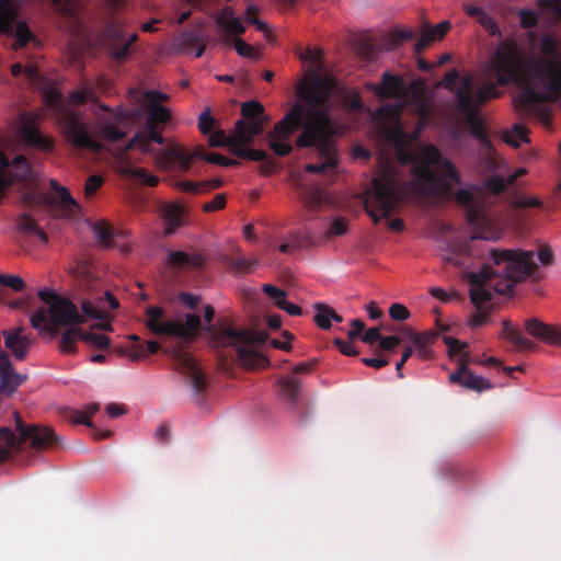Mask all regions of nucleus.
<instances>
[{"label":"nucleus","mask_w":561,"mask_h":561,"mask_svg":"<svg viewBox=\"0 0 561 561\" xmlns=\"http://www.w3.org/2000/svg\"><path fill=\"white\" fill-rule=\"evenodd\" d=\"M82 329L72 327L65 330L59 339V351L62 354L77 353V342L81 341Z\"/></svg>","instance_id":"nucleus-33"},{"label":"nucleus","mask_w":561,"mask_h":561,"mask_svg":"<svg viewBox=\"0 0 561 561\" xmlns=\"http://www.w3.org/2000/svg\"><path fill=\"white\" fill-rule=\"evenodd\" d=\"M0 285L7 286L16 293L23 291L25 288L23 278L12 274L0 273Z\"/></svg>","instance_id":"nucleus-53"},{"label":"nucleus","mask_w":561,"mask_h":561,"mask_svg":"<svg viewBox=\"0 0 561 561\" xmlns=\"http://www.w3.org/2000/svg\"><path fill=\"white\" fill-rule=\"evenodd\" d=\"M368 88L381 99H401L407 94V90H409L417 102L421 101L420 94L422 92V88L417 82L413 81L407 88L405 82L401 77L393 76L388 71L382 75L380 83H371Z\"/></svg>","instance_id":"nucleus-14"},{"label":"nucleus","mask_w":561,"mask_h":561,"mask_svg":"<svg viewBox=\"0 0 561 561\" xmlns=\"http://www.w3.org/2000/svg\"><path fill=\"white\" fill-rule=\"evenodd\" d=\"M316 314L313 320L316 324L322 330H329L331 328V317L328 314V310H330V306L321 302L314 304Z\"/></svg>","instance_id":"nucleus-48"},{"label":"nucleus","mask_w":561,"mask_h":561,"mask_svg":"<svg viewBox=\"0 0 561 561\" xmlns=\"http://www.w3.org/2000/svg\"><path fill=\"white\" fill-rule=\"evenodd\" d=\"M11 73L14 77H19L21 75H24L26 78H28L31 80H35L39 76V68L33 61L28 62L25 66L20 64V62H16V64L12 65Z\"/></svg>","instance_id":"nucleus-46"},{"label":"nucleus","mask_w":561,"mask_h":561,"mask_svg":"<svg viewBox=\"0 0 561 561\" xmlns=\"http://www.w3.org/2000/svg\"><path fill=\"white\" fill-rule=\"evenodd\" d=\"M93 232L99 243L102 244L104 248L110 249L113 247L112 238L114 234V229L105 221H96L93 226Z\"/></svg>","instance_id":"nucleus-41"},{"label":"nucleus","mask_w":561,"mask_h":561,"mask_svg":"<svg viewBox=\"0 0 561 561\" xmlns=\"http://www.w3.org/2000/svg\"><path fill=\"white\" fill-rule=\"evenodd\" d=\"M542 56L527 58L514 38L502 41L486 66L488 75L495 82L474 90L473 78H461L456 91V108L470 129V134L481 146L491 151L492 141L485 130L479 107L502 92L496 87L510 83L519 87L514 98L515 108L529 113L543 102L557 101L561 96V39L545 35L540 42Z\"/></svg>","instance_id":"nucleus-1"},{"label":"nucleus","mask_w":561,"mask_h":561,"mask_svg":"<svg viewBox=\"0 0 561 561\" xmlns=\"http://www.w3.org/2000/svg\"><path fill=\"white\" fill-rule=\"evenodd\" d=\"M25 376H22L14 370L9 374L7 382L0 381V391L10 396L14 390L24 382Z\"/></svg>","instance_id":"nucleus-50"},{"label":"nucleus","mask_w":561,"mask_h":561,"mask_svg":"<svg viewBox=\"0 0 561 561\" xmlns=\"http://www.w3.org/2000/svg\"><path fill=\"white\" fill-rule=\"evenodd\" d=\"M215 309L210 305L204 307V320L208 323L205 331L216 347L232 346L236 348L238 359L247 368H260L268 365V358L256 351L264 344L268 334L265 331L249 329H234L225 323L211 324Z\"/></svg>","instance_id":"nucleus-5"},{"label":"nucleus","mask_w":561,"mask_h":561,"mask_svg":"<svg viewBox=\"0 0 561 561\" xmlns=\"http://www.w3.org/2000/svg\"><path fill=\"white\" fill-rule=\"evenodd\" d=\"M107 304L111 309L118 308V300L110 291L104 293L103 298H99L98 301L93 302L90 300L81 301V310L87 318L102 320V322L95 323L93 328L101 330H111V324L106 322L107 314L104 310V304Z\"/></svg>","instance_id":"nucleus-17"},{"label":"nucleus","mask_w":561,"mask_h":561,"mask_svg":"<svg viewBox=\"0 0 561 561\" xmlns=\"http://www.w3.org/2000/svg\"><path fill=\"white\" fill-rule=\"evenodd\" d=\"M208 144L210 147L229 146L233 148V151L239 145L236 133L231 136H227L222 129H216L208 134Z\"/></svg>","instance_id":"nucleus-39"},{"label":"nucleus","mask_w":561,"mask_h":561,"mask_svg":"<svg viewBox=\"0 0 561 561\" xmlns=\"http://www.w3.org/2000/svg\"><path fill=\"white\" fill-rule=\"evenodd\" d=\"M525 330L534 337L550 345L561 347V327L548 325L533 318L525 322Z\"/></svg>","instance_id":"nucleus-21"},{"label":"nucleus","mask_w":561,"mask_h":561,"mask_svg":"<svg viewBox=\"0 0 561 561\" xmlns=\"http://www.w3.org/2000/svg\"><path fill=\"white\" fill-rule=\"evenodd\" d=\"M81 341L98 350H106L111 345V339L105 334L82 330Z\"/></svg>","instance_id":"nucleus-43"},{"label":"nucleus","mask_w":561,"mask_h":561,"mask_svg":"<svg viewBox=\"0 0 561 561\" xmlns=\"http://www.w3.org/2000/svg\"><path fill=\"white\" fill-rule=\"evenodd\" d=\"M470 243L463 241L451 247L449 253L444 256V261L454 266H465L467 264V257L470 255Z\"/></svg>","instance_id":"nucleus-34"},{"label":"nucleus","mask_w":561,"mask_h":561,"mask_svg":"<svg viewBox=\"0 0 561 561\" xmlns=\"http://www.w3.org/2000/svg\"><path fill=\"white\" fill-rule=\"evenodd\" d=\"M217 121L211 116L210 111H204L198 117V128L203 135L210 134L216 127Z\"/></svg>","instance_id":"nucleus-56"},{"label":"nucleus","mask_w":561,"mask_h":561,"mask_svg":"<svg viewBox=\"0 0 561 561\" xmlns=\"http://www.w3.org/2000/svg\"><path fill=\"white\" fill-rule=\"evenodd\" d=\"M114 42L111 46V55L116 60H125L130 50V46L138 39L137 34H131L125 42V36L119 31H113Z\"/></svg>","instance_id":"nucleus-31"},{"label":"nucleus","mask_w":561,"mask_h":561,"mask_svg":"<svg viewBox=\"0 0 561 561\" xmlns=\"http://www.w3.org/2000/svg\"><path fill=\"white\" fill-rule=\"evenodd\" d=\"M13 417L18 435L9 427L0 428V465L11 457L12 450L23 449L26 443L35 450L55 447L60 443L51 428L26 424L18 412L13 413Z\"/></svg>","instance_id":"nucleus-7"},{"label":"nucleus","mask_w":561,"mask_h":561,"mask_svg":"<svg viewBox=\"0 0 561 561\" xmlns=\"http://www.w3.org/2000/svg\"><path fill=\"white\" fill-rule=\"evenodd\" d=\"M216 23L221 32L228 35H242L245 32V26L240 19L234 16V11L231 7L225 5L216 15Z\"/></svg>","instance_id":"nucleus-24"},{"label":"nucleus","mask_w":561,"mask_h":561,"mask_svg":"<svg viewBox=\"0 0 561 561\" xmlns=\"http://www.w3.org/2000/svg\"><path fill=\"white\" fill-rule=\"evenodd\" d=\"M346 232H347L346 220L344 218L337 217L332 221V224L327 232V236L328 237L343 236Z\"/></svg>","instance_id":"nucleus-63"},{"label":"nucleus","mask_w":561,"mask_h":561,"mask_svg":"<svg viewBox=\"0 0 561 561\" xmlns=\"http://www.w3.org/2000/svg\"><path fill=\"white\" fill-rule=\"evenodd\" d=\"M100 405L98 403H90L84 408V411L72 410L71 420L76 424H83L88 427H93L91 417L99 411Z\"/></svg>","instance_id":"nucleus-42"},{"label":"nucleus","mask_w":561,"mask_h":561,"mask_svg":"<svg viewBox=\"0 0 561 561\" xmlns=\"http://www.w3.org/2000/svg\"><path fill=\"white\" fill-rule=\"evenodd\" d=\"M0 34L13 35L12 48L19 50L35 41V36L25 22L18 21V15L10 0H0Z\"/></svg>","instance_id":"nucleus-12"},{"label":"nucleus","mask_w":561,"mask_h":561,"mask_svg":"<svg viewBox=\"0 0 561 561\" xmlns=\"http://www.w3.org/2000/svg\"><path fill=\"white\" fill-rule=\"evenodd\" d=\"M169 96L156 90H148L144 93V102L148 105L149 117L146 126H157L158 124H165L169 122L171 115L168 108L163 107L160 103L167 102Z\"/></svg>","instance_id":"nucleus-18"},{"label":"nucleus","mask_w":561,"mask_h":561,"mask_svg":"<svg viewBox=\"0 0 561 561\" xmlns=\"http://www.w3.org/2000/svg\"><path fill=\"white\" fill-rule=\"evenodd\" d=\"M263 133V118L253 121L240 119L236 123V135L239 145H249L254 137Z\"/></svg>","instance_id":"nucleus-27"},{"label":"nucleus","mask_w":561,"mask_h":561,"mask_svg":"<svg viewBox=\"0 0 561 561\" xmlns=\"http://www.w3.org/2000/svg\"><path fill=\"white\" fill-rule=\"evenodd\" d=\"M23 201L28 205H42L46 204L49 206H57L56 201L47 194H35L32 192L23 195Z\"/></svg>","instance_id":"nucleus-55"},{"label":"nucleus","mask_w":561,"mask_h":561,"mask_svg":"<svg viewBox=\"0 0 561 561\" xmlns=\"http://www.w3.org/2000/svg\"><path fill=\"white\" fill-rule=\"evenodd\" d=\"M18 228L23 232L34 233L37 230L38 225L31 215L22 214L18 218Z\"/></svg>","instance_id":"nucleus-58"},{"label":"nucleus","mask_w":561,"mask_h":561,"mask_svg":"<svg viewBox=\"0 0 561 561\" xmlns=\"http://www.w3.org/2000/svg\"><path fill=\"white\" fill-rule=\"evenodd\" d=\"M280 394L291 404H296L299 399L300 380L295 377H283L278 381Z\"/></svg>","instance_id":"nucleus-35"},{"label":"nucleus","mask_w":561,"mask_h":561,"mask_svg":"<svg viewBox=\"0 0 561 561\" xmlns=\"http://www.w3.org/2000/svg\"><path fill=\"white\" fill-rule=\"evenodd\" d=\"M95 99V89L89 82L84 83L81 89L72 91L69 95V101L75 105H82L88 101H94Z\"/></svg>","instance_id":"nucleus-40"},{"label":"nucleus","mask_w":561,"mask_h":561,"mask_svg":"<svg viewBox=\"0 0 561 561\" xmlns=\"http://www.w3.org/2000/svg\"><path fill=\"white\" fill-rule=\"evenodd\" d=\"M477 21L490 35H501L497 23L484 11Z\"/></svg>","instance_id":"nucleus-57"},{"label":"nucleus","mask_w":561,"mask_h":561,"mask_svg":"<svg viewBox=\"0 0 561 561\" xmlns=\"http://www.w3.org/2000/svg\"><path fill=\"white\" fill-rule=\"evenodd\" d=\"M437 334L435 332L425 331L413 335L412 344L415 347H430L431 344L436 340Z\"/></svg>","instance_id":"nucleus-60"},{"label":"nucleus","mask_w":561,"mask_h":561,"mask_svg":"<svg viewBox=\"0 0 561 561\" xmlns=\"http://www.w3.org/2000/svg\"><path fill=\"white\" fill-rule=\"evenodd\" d=\"M50 188L56 193L59 199V207L67 215H73L79 210L80 206L77 201L71 196L69 190L65 186H61L56 180L51 179L49 181Z\"/></svg>","instance_id":"nucleus-30"},{"label":"nucleus","mask_w":561,"mask_h":561,"mask_svg":"<svg viewBox=\"0 0 561 561\" xmlns=\"http://www.w3.org/2000/svg\"><path fill=\"white\" fill-rule=\"evenodd\" d=\"M103 179L100 175L92 174L88 176L84 184V194L87 197H91L102 186Z\"/></svg>","instance_id":"nucleus-62"},{"label":"nucleus","mask_w":561,"mask_h":561,"mask_svg":"<svg viewBox=\"0 0 561 561\" xmlns=\"http://www.w3.org/2000/svg\"><path fill=\"white\" fill-rule=\"evenodd\" d=\"M389 316L394 321H405L410 318L411 313L404 305L396 302L390 306Z\"/></svg>","instance_id":"nucleus-61"},{"label":"nucleus","mask_w":561,"mask_h":561,"mask_svg":"<svg viewBox=\"0 0 561 561\" xmlns=\"http://www.w3.org/2000/svg\"><path fill=\"white\" fill-rule=\"evenodd\" d=\"M205 263L203 255L184 251H169L167 264L174 268H201Z\"/></svg>","instance_id":"nucleus-25"},{"label":"nucleus","mask_w":561,"mask_h":561,"mask_svg":"<svg viewBox=\"0 0 561 561\" xmlns=\"http://www.w3.org/2000/svg\"><path fill=\"white\" fill-rule=\"evenodd\" d=\"M517 180V174H511L508 178H503L499 174L490 175L485 179L483 186H473L474 191L480 195L483 190L488 191L493 195H499L506 191L510 185H513Z\"/></svg>","instance_id":"nucleus-28"},{"label":"nucleus","mask_w":561,"mask_h":561,"mask_svg":"<svg viewBox=\"0 0 561 561\" xmlns=\"http://www.w3.org/2000/svg\"><path fill=\"white\" fill-rule=\"evenodd\" d=\"M538 7L553 20L561 21V0H539Z\"/></svg>","instance_id":"nucleus-51"},{"label":"nucleus","mask_w":561,"mask_h":561,"mask_svg":"<svg viewBox=\"0 0 561 561\" xmlns=\"http://www.w3.org/2000/svg\"><path fill=\"white\" fill-rule=\"evenodd\" d=\"M451 24L445 20L438 23L436 26H432L430 23H425L421 32L420 38L414 45L416 54L424 51L432 42L440 41L450 30Z\"/></svg>","instance_id":"nucleus-23"},{"label":"nucleus","mask_w":561,"mask_h":561,"mask_svg":"<svg viewBox=\"0 0 561 561\" xmlns=\"http://www.w3.org/2000/svg\"><path fill=\"white\" fill-rule=\"evenodd\" d=\"M121 173L123 175L134 178L138 180L140 183L151 187L156 186L159 183V179L153 174L149 173L142 168H135L130 164L122 167Z\"/></svg>","instance_id":"nucleus-36"},{"label":"nucleus","mask_w":561,"mask_h":561,"mask_svg":"<svg viewBox=\"0 0 561 561\" xmlns=\"http://www.w3.org/2000/svg\"><path fill=\"white\" fill-rule=\"evenodd\" d=\"M59 123L68 141L75 147L100 152L102 145L89 133L88 125L79 116L69 110L60 112Z\"/></svg>","instance_id":"nucleus-11"},{"label":"nucleus","mask_w":561,"mask_h":561,"mask_svg":"<svg viewBox=\"0 0 561 561\" xmlns=\"http://www.w3.org/2000/svg\"><path fill=\"white\" fill-rule=\"evenodd\" d=\"M22 121L23 125L21 128V135L27 145L43 151H51L54 149L53 138L43 135L34 125V122L28 114H23Z\"/></svg>","instance_id":"nucleus-19"},{"label":"nucleus","mask_w":561,"mask_h":561,"mask_svg":"<svg viewBox=\"0 0 561 561\" xmlns=\"http://www.w3.org/2000/svg\"><path fill=\"white\" fill-rule=\"evenodd\" d=\"M527 133H528V130L524 125L515 124L513 126L512 131H507L504 135V139L508 145L517 148V147H519L520 141H524V142L529 141V139L527 137Z\"/></svg>","instance_id":"nucleus-45"},{"label":"nucleus","mask_w":561,"mask_h":561,"mask_svg":"<svg viewBox=\"0 0 561 561\" xmlns=\"http://www.w3.org/2000/svg\"><path fill=\"white\" fill-rule=\"evenodd\" d=\"M229 265L237 274H249L259 265V261L256 259L251 260L244 256H239L231 259L229 261Z\"/></svg>","instance_id":"nucleus-44"},{"label":"nucleus","mask_w":561,"mask_h":561,"mask_svg":"<svg viewBox=\"0 0 561 561\" xmlns=\"http://www.w3.org/2000/svg\"><path fill=\"white\" fill-rule=\"evenodd\" d=\"M152 142H156L158 145H163L164 138L162 137L161 133L158 130L157 126H146L141 131H138L127 144V146L124 149V153H126L129 150L133 149H139L144 153H149L154 156V160L157 161L158 165L161 169H170L173 164H170L168 167H163L158 161V153L162 150H154L152 147Z\"/></svg>","instance_id":"nucleus-15"},{"label":"nucleus","mask_w":561,"mask_h":561,"mask_svg":"<svg viewBox=\"0 0 561 561\" xmlns=\"http://www.w3.org/2000/svg\"><path fill=\"white\" fill-rule=\"evenodd\" d=\"M173 359L178 370L190 379L194 394L198 398L197 403L201 404L202 397L208 387V381L195 358L182 350H176L173 352Z\"/></svg>","instance_id":"nucleus-13"},{"label":"nucleus","mask_w":561,"mask_h":561,"mask_svg":"<svg viewBox=\"0 0 561 561\" xmlns=\"http://www.w3.org/2000/svg\"><path fill=\"white\" fill-rule=\"evenodd\" d=\"M263 113L264 107L257 101H248L242 104L241 114L247 121L260 119Z\"/></svg>","instance_id":"nucleus-47"},{"label":"nucleus","mask_w":561,"mask_h":561,"mask_svg":"<svg viewBox=\"0 0 561 561\" xmlns=\"http://www.w3.org/2000/svg\"><path fill=\"white\" fill-rule=\"evenodd\" d=\"M234 48L238 55L244 58L257 60L261 58V54L250 44L241 38L234 41Z\"/></svg>","instance_id":"nucleus-52"},{"label":"nucleus","mask_w":561,"mask_h":561,"mask_svg":"<svg viewBox=\"0 0 561 561\" xmlns=\"http://www.w3.org/2000/svg\"><path fill=\"white\" fill-rule=\"evenodd\" d=\"M14 168V172H10V178H14V182L30 183L34 179V172L23 154H18L10 163Z\"/></svg>","instance_id":"nucleus-32"},{"label":"nucleus","mask_w":561,"mask_h":561,"mask_svg":"<svg viewBox=\"0 0 561 561\" xmlns=\"http://www.w3.org/2000/svg\"><path fill=\"white\" fill-rule=\"evenodd\" d=\"M55 11L67 22L77 24L78 14L73 0H51Z\"/></svg>","instance_id":"nucleus-37"},{"label":"nucleus","mask_w":561,"mask_h":561,"mask_svg":"<svg viewBox=\"0 0 561 561\" xmlns=\"http://www.w3.org/2000/svg\"><path fill=\"white\" fill-rule=\"evenodd\" d=\"M146 328L156 335H168L182 339L186 342L194 341L202 327V320L197 314H185V321L168 319L165 311L159 306H149L145 311Z\"/></svg>","instance_id":"nucleus-8"},{"label":"nucleus","mask_w":561,"mask_h":561,"mask_svg":"<svg viewBox=\"0 0 561 561\" xmlns=\"http://www.w3.org/2000/svg\"><path fill=\"white\" fill-rule=\"evenodd\" d=\"M245 146L247 145H238L234 150V153L240 158L248 159L251 161H267V172H271L274 165L272 161L267 160V152L260 149H249L245 148Z\"/></svg>","instance_id":"nucleus-38"},{"label":"nucleus","mask_w":561,"mask_h":561,"mask_svg":"<svg viewBox=\"0 0 561 561\" xmlns=\"http://www.w3.org/2000/svg\"><path fill=\"white\" fill-rule=\"evenodd\" d=\"M37 296L48 307H41L31 316L30 321L34 329L56 337L58 327L79 325L85 322L78 307L68 298L58 296L48 288L41 289Z\"/></svg>","instance_id":"nucleus-6"},{"label":"nucleus","mask_w":561,"mask_h":561,"mask_svg":"<svg viewBox=\"0 0 561 561\" xmlns=\"http://www.w3.org/2000/svg\"><path fill=\"white\" fill-rule=\"evenodd\" d=\"M187 214V208L178 202L165 204L162 208V218L165 225L164 233L167 236L175 233L186 224Z\"/></svg>","instance_id":"nucleus-22"},{"label":"nucleus","mask_w":561,"mask_h":561,"mask_svg":"<svg viewBox=\"0 0 561 561\" xmlns=\"http://www.w3.org/2000/svg\"><path fill=\"white\" fill-rule=\"evenodd\" d=\"M195 159L205 160L206 162L222 167L238 163L222 154L207 152L204 146H196L192 150H185L179 145H172L163 148V150L158 153V161L161 165L168 167L170 164H178L179 170L183 172H187L191 169L192 161Z\"/></svg>","instance_id":"nucleus-10"},{"label":"nucleus","mask_w":561,"mask_h":561,"mask_svg":"<svg viewBox=\"0 0 561 561\" xmlns=\"http://www.w3.org/2000/svg\"><path fill=\"white\" fill-rule=\"evenodd\" d=\"M469 353L458 360V369L449 376L451 383H457L466 389L483 391L492 388V383L482 376L473 374L469 368Z\"/></svg>","instance_id":"nucleus-16"},{"label":"nucleus","mask_w":561,"mask_h":561,"mask_svg":"<svg viewBox=\"0 0 561 561\" xmlns=\"http://www.w3.org/2000/svg\"><path fill=\"white\" fill-rule=\"evenodd\" d=\"M4 345L12 352L13 356L23 360L31 347V340L20 334V330L3 332Z\"/></svg>","instance_id":"nucleus-26"},{"label":"nucleus","mask_w":561,"mask_h":561,"mask_svg":"<svg viewBox=\"0 0 561 561\" xmlns=\"http://www.w3.org/2000/svg\"><path fill=\"white\" fill-rule=\"evenodd\" d=\"M444 343L448 346V354L450 356L457 355V354H466L467 352H463L465 348L468 347V344L465 342H460L459 340L451 337V336H444ZM462 356H460L461 358Z\"/></svg>","instance_id":"nucleus-59"},{"label":"nucleus","mask_w":561,"mask_h":561,"mask_svg":"<svg viewBox=\"0 0 561 561\" xmlns=\"http://www.w3.org/2000/svg\"><path fill=\"white\" fill-rule=\"evenodd\" d=\"M101 135L111 142H117L125 137V133L111 123H105L101 126Z\"/></svg>","instance_id":"nucleus-54"},{"label":"nucleus","mask_w":561,"mask_h":561,"mask_svg":"<svg viewBox=\"0 0 561 561\" xmlns=\"http://www.w3.org/2000/svg\"><path fill=\"white\" fill-rule=\"evenodd\" d=\"M455 202L466 207L467 221L474 229L472 239H499L500 233L493 227V220L488 214L483 199L476 198L470 191L460 188L455 193Z\"/></svg>","instance_id":"nucleus-9"},{"label":"nucleus","mask_w":561,"mask_h":561,"mask_svg":"<svg viewBox=\"0 0 561 561\" xmlns=\"http://www.w3.org/2000/svg\"><path fill=\"white\" fill-rule=\"evenodd\" d=\"M333 88V79L317 70H309L304 76L296 88L298 101L266 136L274 154L286 157L295 147L313 148L321 161L308 163L307 172L327 173L337 167L335 137L341 126L331 115Z\"/></svg>","instance_id":"nucleus-3"},{"label":"nucleus","mask_w":561,"mask_h":561,"mask_svg":"<svg viewBox=\"0 0 561 561\" xmlns=\"http://www.w3.org/2000/svg\"><path fill=\"white\" fill-rule=\"evenodd\" d=\"M357 54L364 60H373L376 55V45L370 38H360L356 44Z\"/></svg>","instance_id":"nucleus-49"},{"label":"nucleus","mask_w":561,"mask_h":561,"mask_svg":"<svg viewBox=\"0 0 561 561\" xmlns=\"http://www.w3.org/2000/svg\"><path fill=\"white\" fill-rule=\"evenodd\" d=\"M489 260L490 263L470 275V300L479 310L468 320L471 328L486 323L488 313L481 309L483 304L492 299V291L512 295L516 284L525 282L538 270L534 252L523 249L492 248L489 250Z\"/></svg>","instance_id":"nucleus-4"},{"label":"nucleus","mask_w":561,"mask_h":561,"mask_svg":"<svg viewBox=\"0 0 561 561\" xmlns=\"http://www.w3.org/2000/svg\"><path fill=\"white\" fill-rule=\"evenodd\" d=\"M520 25L524 28H531L538 23V15L533 10H520L519 12Z\"/></svg>","instance_id":"nucleus-64"},{"label":"nucleus","mask_w":561,"mask_h":561,"mask_svg":"<svg viewBox=\"0 0 561 561\" xmlns=\"http://www.w3.org/2000/svg\"><path fill=\"white\" fill-rule=\"evenodd\" d=\"M502 337L511 341L520 351H533L536 345L526 339L519 330L514 328L508 320L502 322Z\"/></svg>","instance_id":"nucleus-29"},{"label":"nucleus","mask_w":561,"mask_h":561,"mask_svg":"<svg viewBox=\"0 0 561 561\" xmlns=\"http://www.w3.org/2000/svg\"><path fill=\"white\" fill-rule=\"evenodd\" d=\"M175 41L183 53H190L196 48L195 57L197 58L202 57L206 49L205 34L201 26L183 30Z\"/></svg>","instance_id":"nucleus-20"},{"label":"nucleus","mask_w":561,"mask_h":561,"mask_svg":"<svg viewBox=\"0 0 561 561\" xmlns=\"http://www.w3.org/2000/svg\"><path fill=\"white\" fill-rule=\"evenodd\" d=\"M380 134L394 148L399 165L387 162L373 179L371 191L367 192L365 209L375 224L389 218L412 194L446 195L451 193L453 185L461 184L457 168L437 147L411 148L417 134L404 131L399 121L382 125Z\"/></svg>","instance_id":"nucleus-2"}]
</instances>
